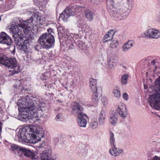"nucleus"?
I'll return each mask as SVG.
<instances>
[{
    "label": "nucleus",
    "instance_id": "nucleus-12",
    "mask_svg": "<svg viewBox=\"0 0 160 160\" xmlns=\"http://www.w3.org/2000/svg\"><path fill=\"white\" fill-rule=\"evenodd\" d=\"M112 147L109 150L110 154L112 156L115 157L118 156L120 154L123 153V151L121 148H117L116 145L111 146Z\"/></svg>",
    "mask_w": 160,
    "mask_h": 160
},
{
    "label": "nucleus",
    "instance_id": "nucleus-40",
    "mask_svg": "<svg viewBox=\"0 0 160 160\" xmlns=\"http://www.w3.org/2000/svg\"><path fill=\"white\" fill-rule=\"evenodd\" d=\"M127 0V3L126 4H128L130 5H131L133 0Z\"/></svg>",
    "mask_w": 160,
    "mask_h": 160
},
{
    "label": "nucleus",
    "instance_id": "nucleus-41",
    "mask_svg": "<svg viewBox=\"0 0 160 160\" xmlns=\"http://www.w3.org/2000/svg\"><path fill=\"white\" fill-rule=\"evenodd\" d=\"M157 62V61L156 60H153L151 62V64L153 66H154L155 65L156 63Z\"/></svg>",
    "mask_w": 160,
    "mask_h": 160
},
{
    "label": "nucleus",
    "instance_id": "nucleus-21",
    "mask_svg": "<svg viewBox=\"0 0 160 160\" xmlns=\"http://www.w3.org/2000/svg\"><path fill=\"white\" fill-rule=\"evenodd\" d=\"M134 43L132 40L128 41L122 47V51L127 52L133 46Z\"/></svg>",
    "mask_w": 160,
    "mask_h": 160
},
{
    "label": "nucleus",
    "instance_id": "nucleus-10",
    "mask_svg": "<svg viewBox=\"0 0 160 160\" xmlns=\"http://www.w3.org/2000/svg\"><path fill=\"white\" fill-rule=\"evenodd\" d=\"M116 111L122 118H125L127 115V110L125 104L120 103L118 106Z\"/></svg>",
    "mask_w": 160,
    "mask_h": 160
},
{
    "label": "nucleus",
    "instance_id": "nucleus-19",
    "mask_svg": "<svg viewBox=\"0 0 160 160\" xmlns=\"http://www.w3.org/2000/svg\"><path fill=\"white\" fill-rule=\"evenodd\" d=\"M97 81L96 80L93 78H90L89 79V86L92 92H96L101 89L100 88H98L96 86Z\"/></svg>",
    "mask_w": 160,
    "mask_h": 160
},
{
    "label": "nucleus",
    "instance_id": "nucleus-37",
    "mask_svg": "<svg viewBox=\"0 0 160 160\" xmlns=\"http://www.w3.org/2000/svg\"><path fill=\"white\" fill-rule=\"evenodd\" d=\"M122 97L124 100L127 101L128 98V94L126 92H124L122 95Z\"/></svg>",
    "mask_w": 160,
    "mask_h": 160
},
{
    "label": "nucleus",
    "instance_id": "nucleus-14",
    "mask_svg": "<svg viewBox=\"0 0 160 160\" xmlns=\"http://www.w3.org/2000/svg\"><path fill=\"white\" fill-rule=\"evenodd\" d=\"M20 150H21V151L25 156L32 159H35V157L36 156V153L32 152L30 149L23 148L21 149Z\"/></svg>",
    "mask_w": 160,
    "mask_h": 160
},
{
    "label": "nucleus",
    "instance_id": "nucleus-13",
    "mask_svg": "<svg viewBox=\"0 0 160 160\" xmlns=\"http://www.w3.org/2000/svg\"><path fill=\"white\" fill-rule=\"evenodd\" d=\"M77 119L78 123L79 125L81 127H85L86 126L87 122L86 118H87V116L84 114H82V115L78 116Z\"/></svg>",
    "mask_w": 160,
    "mask_h": 160
},
{
    "label": "nucleus",
    "instance_id": "nucleus-53",
    "mask_svg": "<svg viewBox=\"0 0 160 160\" xmlns=\"http://www.w3.org/2000/svg\"><path fill=\"white\" fill-rule=\"evenodd\" d=\"M57 101H58V102H60V101L59 100H57Z\"/></svg>",
    "mask_w": 160,
    "mask_h": 160
},
{
    "label": "nucleus",
    "instance_id": "nucleus-18",
    "mask_svg": "<svg viewBox=\"0 0 160 160\" xmlns=\"http://www.w3.org/2000/svg\"><path fill=\"white\" fill-rule=\"evenodd\" d=\"M114 33V32L112 30H110L108 31L103 37V42H106L108 41L112 40Z\"/></svg>",
    "mask_w": 160,
    "mask_h": 160
},
{
    "label": "nucleus",
    "instance_id": "nucleus-54",
    "mask_svg": "<svg viewBox=\"0 0 160 160\" xmlns=\"http://www.w3.org/2000/svg\"><path fill=\"white\" fill-rule=\"evenodd\" d=\"M158 1H160V0H158Z\"/></svg>",
    "mask_w": 160,
    "mask_h": 160
},
{
    "label": "nucleus",
    "instance_id": "nucleus-46",
    "mask_svg": "<svg viewBox=\"0 0 160 160\" xmlns=\"http://www.w3.org/2000/svg\"><path fill=\"white\" fill-rule=\"evenodd\" d=\"M157 68V67H156V66H155V69L154 70V73H158V72L156 71V68Z\"/></svg>",
    "mask_w": 160,
    "mask_h": 160
},
{
    "label": "nucleus",
    "instance_id": "nucleus-42",
    "mask_svg": "<svg viewBox=\"0 0 160 160\" xmlns=\"http://www.w3.org/2000/svg\"><path fill=\"white\" fill-rule=\"evenodd\" d=\"M62 116V114H58L57 115L56 118L58 119H60Z\"/></svg>",
    "mask_w": 160,
    "mask_h": 160
},
{
    "label": "nucleus",
    "instance_id": "nucleus-38",
    "mask_svg": "<svg viewBox=\"0 0 160 160\" xmlns=\"http://www.w3.org/2000/svg\"><path fill=\"white\" fill-rule=\"evenodd\" d=\"M150 160H160V157L155 156L153 157Z\"/></svg>",
    "mask_w": 160,
    "mask_h": 160
},
{
    "label": "nucleus",
    "instance_id": "nucleus-52",
    "mask_svg": "<svg viewBox=\"0 0 160 160\" xmlns=\"http://www.w3.org/2000/svg\"><path fill=\"white\" fill-rule=\"evenodd\" d=\"M49 30H52V29H51V28H50V29H48V31H49Z\"/></svg>",
    "mask_w": 160,
    "mask_h": 160
},
{
    "label": "nucleus",
    "instance_id": "nucleus-26",
    "mask_svg": "<svg viewBox=\"0 0 160 160\" xmlns=\"http://www.w3.org/2000/svg\"><path fill=\"white\" fill-rule=\"evenodd\" d=\"M84 14L86 17L88 19L89 21L92 20L93 18V13L92 12L88 10L84 11Z\"/></svg>",
    "mask_w": 160,
    "mask_h": 160
},
{
    "label": "nucleus",
    "instance_id": "nucleus-35",
    "mask_svg": "<svg viewBox=\"0 0 160 160\" xmlns=\"http://www.w3.org/2000/svg\"><path fill=\"white\" fill-rule=\"evenodd\" d=\"M102 103L104 106H106L108 103L107 98L105 97H103L101 99Z\"/></svg>",
    "mask_w": 160,
    "mask_h": 160
},
{
    "label": "nucleus",
    "instance_id": "nucleus-51",
    "mask_svg": "<svg viewBox=\"0 0 160 160\" xmlns=\"http://www.w3.org/2000/svg\"><path fill=\"white\" fill-rule=\"evenodd\" d=\"M2 129H0V132L1 133L2 132Z\"/></svg>",
    "mask_w": 160,
    "mask_h": 160
},
{
    "label": "nucleus",
    "instance_id": "nucleus-24",
    "mask_svg": "<svg viewBox=\"0 0 160 160\" xmlns=\"http://www.w3.org/2000/svg\"><path fill=\"white\" fill-rule=\"evenodd\" d=\"M109 121L110 123L112 125L116 124L118 121L117 114L116 113H114L112 115L110 116Z\"/></svg>",
    "mask_w": 160,
    "mask_h": 160
},
{
    "label": "nucleus",
    "instance_id": "nucleus-7",
    "mask_svg": "<svg viewBox=\"0 0 160 160\" xmlns=\"http://www.w3.org/2000/svg\"><path fill=\"white\" fill-rule=\"evenodd\" d=\"M143 34L150 38L158 39L160 38V32L158 29L155 28L146 30L144 32Z\"/></svg>",
    "mask_w": 160,
    "mask_h": 160
},
{
    "label": "nucleus",
    "instance_id": "nucleus-45",
    "mask_svg": "<svg viewBox=\"0 0 160 160\" xmlns=\"http://www.w3.org/2000/svg\"><path fill=\"white\" fill-rule=\"evenodd\" d=\"M3 110L2 108L0 107V113H2V112Z\"/></svg>",
    "mask_w": 160,
    "mask_h": 160
},
{
    "label": "nucleus",
    "instance_id": "nucleus-44",
    "mask_svg": "<svg viewBox=\"0 0 160 160\" xmlns=\"http://www.w3.org/2000/svg\"><path fill=\"white\" fill-rule=\"evenodd\" d=\"M54 141L56 143L58 141V139L57 138H55L54 139Z\"/></svg>",
    "mask_w": 160,
    "mask_h": 160
},
{
    "label": "nucleus",
    "instance_id": "nucleus-28",
    "mask_svg": "<svg viewBox=\"0 0 160 160\" xmlns=\"http://www.w3.org/2000/svg\"><path fill=\"white\" fill-rule=\"evenodd\" d=\"M112 93L114 96L116 98H119L121 96L120 90L118 88H116L113 90Z\"/></svg>",
    "mask_w": 160,
    "mask_h": 160
},
{
    "label": "nucleus",
    "instance_id": "nucleus-47",
    "mask_svg": "<svg viewBox=\"0 0 160 160\" xmlns=\"http://www.w3.org/2000/svg\"><path fill=\"white\" fill-rule=\"evenodd\" d=\"M60 28V31L61 30V29H62V30L63 29V27H61V28Z\"/></svg>",
    "mask_w": 160,
    "mask_h": 160
},
{
    "label": "nucleus",
    "instance_id": "nucleus-50",
    "mask_svg": "<svg viewBox=\"0 0 160 160\" xmlns=\"http://www.w3.org/2000/svg\"><path fill=\"white\" fill-rule=\"evenodd\" d=\"M68 42L69 43L70 42V41H69V40H67V41H66L67 42H68Z\"/></svg>",
    "mask_w": 160,
    "mask_h": 160
},
{
    "label": "nucleus",
    "instance_id": "nucleus-39",
    "mask_svg": "<svg viewBox=\"0 0 160 160\" xmlns=\"http://www.w3.org/2000/svg\"><path fill=\"white\" fill-rule=\"evenodd\" d=\"M108 65L110 68H114L116 66L115 65V64L114 63V64L112 63H110L108 62Z\"/></svg>",
    "mask_w": 160,
    "mask_h": 160
},
{
    "label": "nucleus",
    "instance_id": "nucleus-2",
    "mask_svg": "<svg viewBox=\"0 0 160 160\" xmlns=\"http://www.w3.org/2000/svg\"><path fill=\"white\" fill-rule=\"evenodd\" d=\"M33 18H31L20 24L11 25L9 28L10 32L12 33L15 43L21 46V49L24 52L29 44V40L23 37L22 30L25 34L29 33L32 29L31 26L33 25Z\"/></svg>",
    "mask_w": 160,
    "mask_h": 160
},
{
    "label": "nucleus",
    "instance_id": "nucleus-32",
    "mask_svg": "<svg viewBox=\"0 0 160 160\" xmlns=\"http://www.w3.org/2000/svg\"><path fill=\"white\" fill-rule=\"evenodd\" d=\"M118 45V41L117 40H113L111 42L110 46L112 48H116Z\"/></svg>",
    "mask_w": 160,
    "mask_h": 160
},
{
    "label": "nucleus",
    "instance_id": "nucleus-48",
    "mask_svg": "<svg viewBox=\"0 0 160 160\" xmlns=\"http://www.w3.org/2000/svg\"><path fill=\"white\" fill-rule=\"evenodd\" d=\"M2 125H0V129H2Z\"/></svg>",
    "mask_w": 160,
    "mask_h": 160
},
{
    "label": "nucleus",
    "instance_id": "nucleus-36",
    "mask_svg": "<svg viewBox=\"0 0 160 160\" xmlns=\"http://www.w3.org/2000/svg\"><path fill=\"white\" fill-rule=\"evenodd\" d=\"M79 48L81 49L83 51H84V50L86 49V47L85 45V44H79L78 45Z\"/></svg>",
    "mask_w": 160,
    "mask_h": 160
},
{
    "label": "nucleus",
    "instance_id": "nucleus-16",
    "mask_svg": "<svg viewBox=\"0 0 160 160\" xmlns=\"http://www.w3.org/2000/svg\"><path fill=\"white\" fill-rule=\"evenodd\" d=\"M79 8L78 6L72 4L66 9L68 11L72 16H73L76 14V13L78 11Z\"/></svg>",
    "mask_w": 160,
    "mask_h": 160
},
{
    "label": "nucleus",
    "instance_id": "nucleus-55",
    "mask_svg": "<svg viewBox=\"0 0 160 160\" xmlns=\"http://www.w3.org/2000/svg\"><path fill=\"white\" fill-rule=\"evenodd\" d=\"M1 21V18H0V21Z\"/></svg>",
    "mask_w": 160,
    "mask_h": 160
},
{
    "label": "nucleus",
    "instance_id": "nucleus-22",
    "mask_svg": "<svg viewBox=\"0 0 160 160\" xmlns=\"http://www.w3.org/2000/svg\"><path fill=\"white\" fill-rule=\"evenodd\" d=\"M101 89H99V91L96 92H93V94L92 96V101L94 103H96L99 100L100 96V92Z\"/></svg>",
    "mask_w": 160,
    "mask_h": 160
},
{
    "label": "nucleus",
    "instance_id": "nucleus-6",
    "mask_svg": "<svg viewBox=\"0 0 160 160\" xmlns=\"http://www.w3.org/2000/svg\"><path fill=\"white\" fill-rule=\"evenodd\" d=\"M131 7L132 5L125 4L121 8L113 12V17L119 20L125 19L131 11Z\"/></svg>",
    "mask_w": 160,
    "mask_h": 160
},
{
    "label": "nucleus",
    "instance_id": "nucleus-4",
    "mask_svg": "<svg viewBox=\"0 0 160 160\" xmlns=\"http://www.w3.org/2000/svg\"><path fill=\"white\" fill-rule=\"evenodd\" d=\"M38 42L39 44L35 45L34 48L36 50L38 51L42 48L46 49L51 48L54 43L55 39L51 33L48 32L42 34Z\"/></svg>",
    "mask_w": 160,
    "mask_h": 160
},
{
    "label": "nucleus",
    "instance_id": "nucleus-31",
    "mask_svg": "<svg viewBox=\"0 0 160 160\" xmlns=\"http://www.w3.org/2000/svg\"><path fill=\"white\" fill-rule=\"evenodd\" d=\"M11 148L12 151H14L19 150V151H21V149L22 148H23L20 147L18 145L12 144L11 146Z\"/></svg>",
    "mask_w": 160,
    "mask_h": 160
},
{
    "label": "nucleus",
    "instance_id": "nucleus-8",
    "mask_svg": "<svg viewBox=\"0 0 160 160\" xmlns=\"http://www.w3.org/2000/svg\"><path fill=\"white\" fill-rule=\"evenodd\" d=\"M51 150H46L39 153V157L41 160H56L57 157L55 155L52 154Z\"/></svg>",
    "mask_w": 160,
    "mask_h": 160
},
{
    "label": "nucleus",
    "instance_id": "nucleus-30",
    "mask_svg": "<svg viewBox=\"0 0 160 160\" xmlns=\"http://www.w3.org/2000/svg\"><path fill=\"white\" fill-rule=\"evenodd\" d=\"M44 17H39L37 18L36 20L37 23L38 24L42 25L44 23V22L46 21Z\"/></svg>",
    "mask_w": 160,
    "mask_h": 160
},
{
    "label": "nucleus",
    "instance_id": "nucleus-17",
    "mask_svg": "<svg viewBox=\"0 0 160 160\" xmlns=\"http://www.w3.org/2000/svg\"><path fill=\"white\" fill-rule=\"evenodd\" d=\"M79 8L78 6L72 4L66 9L68 11L72 16H73L76 14V13L78 11Z\"/></svg>",
    "mask_w": 160,
    "mask_h": 160
},
{
    "label": "nucleus",
    "instance_id": "nucleus-27",
    "mask_svg": "<svg viewBox=\"0 0 160 160\" xmlns=\"http://www.w3.org/2000/svg\"><path fill=\"white\" fill-rule=\"evenodd\" d=\"M109 140L111 146H115L116 142L114 134L112 132H110Z\"/></svg>",
    "mask_w": 160,
    "mask_h": 160
},
{
    "label": "nucleus",
    "instance_id": "nucleus-29",
    "mask_svg": "<svg viewBox=\"0 0 160 160\" xmlns=\"http://www.w3.org/2000/svg\"><path fill=\"white\" fill-rule=\"evenodd\" d=\"M128 78V75L127 74H124L122 77L121 82L124 85L127 84V81Z\"/></svg>",
    "mask_w": 160,
    "mask_h": 160
},
{
    "label": "nucleus",
    "instance_id": "nucleus-15",
    "mask_svg": "<svg viewBox=\"0 0 160 160\" xmlns=\"http://www.w3.org/2000/svg\"><path fill=\"white\" fill-rule=\"evenodd\" d=\"M106 119L105 112L103 111H102L99 114L98 116V121L99 125H103L105 123Z\"/></svg>",
    "mask_w": 160,
    "mask_h": 160
},
{
    "label": "nucleus",
    "instance_id": "nucleus-9",
    "mask_svg": "<svg viewBox=\"0 0 160 160\" xmlns=\"http://www.w3.org/2000/svg\"><path fill=\"white\" fill-rule=\"evenodd\" d=\"M83 110L82 107L78 103L75 102L72 107V114L78 116L82 114H84L82 112Z\"/></svg>",
    "mask_w": 160,
    "mask_h": 160
},
{
    "label": "nucleus",
    "instance_id": "nucleus-11",
    "mask_svg": "<svg viewBox=\"0 0 160 160\" xmlns=\"http://www.w3.org/2000/svg\"><path fill=\"white\" fill-rule=\"evenodd\" d=\"M11 38L4 32H2L0 35V43L9 45L12 43Z\"/></svg>",
    "mask_w": 160,
    "mask_h": 160
},
{
    "label": "nucleus",
    "instance_id": "nucleus-33",
    "mask_svg": "<svg viewBox=\"0 0 160 160\" xmlns=\"http://www.w3.org/2000/svg\"><path fill=\"white\" fill-rule=\"evenodd\" d=\"M116 58L114 56L111 57L109 60L108 63H112L113 64L114 63L115 65L116 66L117 61L116 59Z\"/></svg>",
    "mask_w": 160,
    "mask_h": 160
},
{
    "label": "nucleus",
    "instance_id": "nucleus-56",
    "mask_svg": "<svg viewBox=\"0 0 160 160\" xmlns=\"http://www.w3.org/2000/svg\"><path fill=\"white\" fill-rule=\"evenodd\" d=\"M64 32H64H62V33H63Z\"/></svg>",
    "mask_w": 160,
    "mask_h": 160
},
{
    "label": "nucleus",
    "instance_id": "nucleus-1",
    "mask_svg": "<svg viewBox=\"0 0 160 160\" xmlns=\"http://www.w3.org/2000/svg\"><path fill=\"white\" fill-rule=\"evenodd\" d=\"M18 103L19 115L24 120L29 119L40 117L41 112L44 110V104L34 98L27 96L19 99Z\"/></svg>",
    "mask_w": 160,
    "mask_h": 160
},
{
    "label": "nucleus",
    "instance_id": "nucleus-49",
    "mask_svg": "<svg viewBox=\"0 0 160 160\" xmlns=\"http://www.w3.org/2000/svg\"><path fill=\"white\" fill-rule=\"evenodd\" d=\"M2 125V123L0 122V125Z\"/></svg>",
    "mask_w": 160,
    "mask_h": 160
},
{
    "label": "nucleus",
    "instance_id": "nucleus-23",
    "mask_svg": "<svg viewBox=\"0 0 160 160\" xmlns=\"http://www.w3.org/2000/svg\"><path fill=\"white\" fill-rule=\"evenodd\" d=\"M118 0H107V8L108 10H111L114 7L115 3L118 2Z\"/></svg>",
    "mask_w": 160,
    "mask_h": 160
},
{
    "label": "nucleus",
    "instance_id": "nucleus-34",
    "mask_svg": "<svg viewBox=\"0 0 160 160\" xmlns=\"http://www.w3.org/2000/svg\"><path fill=\"white\" fill-rule=\"evenodd\" d=\"M98 122L96 121L93 122L91 124V127L92 129H95L98 128Z\"/></svg>",
    "mask_w": 160,
    "mask_h": 160
},
{
    "label": "nucleus",
    "instance_id": "nucleus-3",
    "mask_svg": "<svg viewBox=\"0 0 160 160\" xmlns=\"http://www.w3.org/2000/svg\"><path fill=\"white\" fill-rule=\"evenodd\" d=\"M44 136L43 128L39 126H26L16 131L15 140L27 143H35Z\"/></svg>",
    "mask_w": 160,
    "mask_h": 160
},
{
    "label": "nucleus",
    "instance_id": "nucleus-43",
    "mask_svg": "<svg viewBox=\"0 0 160 160\" xmlns=\"http://www.w3.org/2000/svg\"><path fill=\"white\" fill-rule=\"evenodd\" d=\"M68 48L69 49H72L74 48V45L72 43H70V45L69 46Z\"/></svg>",
    "mask_w": 160,
    "mask_h": 160
},
{
    "label": "nucleus",
    "instance_id": "nucleus-5",
    "mask_svg": "<svg viewBox=\"0 0 160 160\" xmlns=\"http://www.w3.org/2000/svg\"><path fill=\"white\" fill-rule=\"evenodd\" d=\"M0 63L8 68L13 69L9 71V76L18 73L20 71L19 64L15 58H9L2 53H0Z\"/></svg>",
    "mask_w": 160,
    "mask_h": 160
},
{
    "label": "nucleus",
    "instance_id": "nucleus-20",
    "mask_svg": "<svg viewBox=\"0 0 160 160\" xmlns=\"http://www.w3.org/2000/svg\"><path fill=\"white\" fill-rule=\"evenodd\" d=\"M70 16H72L69 13V12L66 9L60 14V17L64 22H67Z\"/></svg>",
    "mask_w": 160,
    "mask_h": 160
},
{
    "label": "nucleus",
    "instance_id": "nucleus-25",
    "mask_svg": "<svg viewBox=\"0 0 160 160\" xmlns=\"http://www.w3.org/2000/svg\"><path fill=\"white\" fill-rule=\"evenodd\" d=\"M24 81L23 80H19L16 82V85H14V88L22 90L23 87Z\"/></svg>",
    "mask_w": 160,
    "mask_h": 160
}]
</instances>
